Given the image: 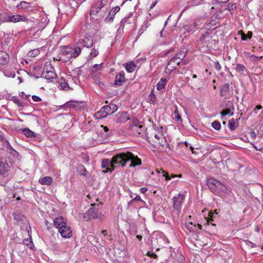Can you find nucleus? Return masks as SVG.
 I'll use <instances>...</instances> for the list:
<instances>
[{
    "label": "nucleus",
    "mask_w": 263,
    "mask_h": 263,
    "mask_svg": "<svg viewBox=\"0 0 263 263\" xmlns=\"http://www.w3.org/2000/svg\"><path fill=\"white\" fill-rule=\"evenodd\" d=\"M123 158L119 154L113 156L111 160L108 159H104L102 161L101 167L102 168H105V171H103V173L107 172H111L116 167H121L124 163H121L123 161Z\"/></svg>",
    "instance_id": "nucleus-1"
},
{
    "label": "nucleus",
    "mask_w": 263,
    "mask_h": 263,
    "mask_svg": "<svg viewBox=\"0 0 263 263\" xmlns=\"http://www.w3.org/2000/svg\"><path fill=\"white\" fill-rule=\"evenodd\" d=\"M53 223L59 230L61 236L63 238H70L72 236V231L63 217H56L53 220Z\"/></svg>",
    "instance_id": "nucleus-2"
},
{
    "label": "nucleus",
    "mask_w": 263,
    "mask_h": 263,
    "mask_svg": "<svg viewBox=\"0 0 263 263\" xmlns=\"http://www.w3.org/2000/svg\"><path fill=\"white\" fill-rule=\"evenodd\" d=\"M186 53V50H182L179 51L174 57L171 58L168 62L166 67V73L171 74L185 58Z\"/></svg>",
    "instance_id": "nucleus-3"
},
{
    "label": "nucleus",
    "mask_w": 263,
    "mask_h": 263,
    "mask_svg": "<svg viewBox=\"0 0 263 263\" xmlns=\"http://www.w3.org/2000/svg\"><path fill=\"white\" fill-rule=\"evenodd\" d=\"M145 136H146L148 142L155 147L156 146L155 144H156L157 143L155 140H154V138L158 140H159L161 139V142H158V144L160 145L163 146L164 145H167L166 141L165 140L164 137H163L162 134L160 133L157 134L156 133L155 129L153 127L150 128L148 129L146 128Z\"/></svg>",
    "instance_id": "nucleus-4"
},
{
    "label": "nucleus",
    "mask_w": 263,
    "mask_h": 263,
    "mask_svg": "<svg viewBox=\"0 0 263 263\" xmlns=\"http://www.w3.org/2000/svg\"><path fill=\"white\" fill-rule=\"evenodd\" d=\"M206 184L210 191L215 195L220 192L226 193L227 189L226 186L214 178L207 180Z\"/></svg>",
    "instance_id": "nucleus-5"
},
{
    "label": "nucleus",
    "mask_w": 263,
    "mask_h": 263,
    "mask_svg": "<svg viewBox=\"0 0 263 263\" xmlns=\"http://www.w3.org/2000/svg\"><path fill=\"white\" fill-rule=\"evenodd\" d=\"M123 158V161L121 163H124L123 165L121 167H123L126 165L127 162L130 161L129 167H135L137 165H139L141 164V160L137 156H135L132 153L127 152L126 153H121L119 154Z\"/></svg>",
    "instance_id": "nucleus-6"
},
{
    "label": "nucleus",
    "mask_w": 263,
    "mask_h": 263,
    "mask_svg": "<svg viewBox=\"0 0 263 263\" xmlns=\"http://www.w3.org/2000/svg\"><path fill=\"white\" fill-rule=\"evenodd\" d=\"M101 204H91V208L84 214V218L86 221H89L93 219H96L99 217L101 213L99 211V206Z\"/></svg>",
    "instance_id": "nucleus-7"
},
{
    "label": "nucleus",
    "mask_w": 263,
    "mask_h": 263,
    "mask_svg": "<svg viewBox=\"0 0 263 263\" xmlns=\"http://www.w3.org/2000/svg\"><path fill=\"white\" fill-rule=\"evenodd\" d=\"M206 29L201 28L200 29L198 41L203 46L208 47V44L212 40V31L211 30L209 31L208 27Z\"/></svg>",
    "instance_id": "nucleus-8"
},
{
    "label": "nucleus",
    "mask_w": 263,
    "mask_h": 263,
    "mask_svg": "<svg viewBox=\"0 0 263 263\" xmlns=\"http://www.w3.org/2000/svg\"><path fill=\"white\" fill-rule=\"evenodd\" d=\"M105 11L104 9L101 10L99 7H96L93 6L91 7L90 10V16L91 18H95L96 17V19H100L105 16Z\"/></svg>",
    "instance_id": "nucleus-9"
},
{
    "label": "nucleus",
    "mask_w": 263,
    "mask_h": 263,
    "mask_svg": "<svg viewBox=\"0 0 263 263\" xmlns=\"http://www.w3.org/2000/svg\"><path fill=\"white\" fill-rule=\"evenodd\" d=\"M22 133L28 138H34L35 141L40 142L42 141V139L40 135L37 134L33 131L31 130L29 128H26L21 129Z\"/></svg>",
    "instance_id": "nucleus-10"
},
{
    "label": "nucleus",
    "mask_w": 263,
    "mask_h": 263,
    "mask_svg": "<svg viewBox=\"0 0 263 263\" xmlns=\"http://www.w3.org/2000/svg\"><path fill=\"white\" fill-rule=\"evenodd\" d=\"M184 199V195L181 194H179L177 196H174L173 198V207L178 212H180L181 210V204Z\"/></svg>",
    "instance_id": "nucleus-11"
},
{
    "label": "nucleus",
    "mask_w": 263,
    "mask_h": 263,
    "mask_svg": "<svg viewBox=\"0 0 263 263\" xmlns=\"http://www.w3.org/2000/svg\"><path fill=\"white\" fill-rule=\"evenodd\" d=\"M12 216L14 219L16 221L17 224L22 227L28 223L26 218L23 215L18 212H13Z\"/></svg>",
    "instance_id": "nucleus-12"
},
{
    "label": "nucleus",
    "mask_w": 263,
    "mask_h": 263,
    "mask_svg": "<svg viewBox=\"0 0 263 263\" xmlns=\"http://www.w3.org/2000/svg\"><path fill=\"white\" fill-rule=\"evenodd\" d=\"M125 82V78L124 76V72L123 71H121L116 75L114 81V85L116 86H121L123 85Z\"/></svg>",
    "instance_id": "nucleus-13"
},
{
    "label": "nucleus",
    "mask_w": 263,
    "mask_h": 263,
    "mask_svg": "<svg viewBox=\"0 0 263 263\" xmlns=\"http://www.w3.org/2000/svg\"><path fill=\"white\" fill-rule=\"evenodd\" d=\"M102 108L103 111L105 112V115L107 116L116 112L118 109V106L112 103H110L109 105H105Z\"/></svg>",
    "instance_id": "nucleus-14"
},
{
    "label": "nucleus",
    "mask_w": 263,
    "mask_h": 263,
    "mask_svg": "<svg viewBox=\"0 0 263 263\" xmlns=\"http://www.w3.org/2000/svg\"><path fill=\"white\" fill-rule=\"evenodd\" d=\"M100 74L101 73L100 72L95 71L94 70L91 71V75L94 80L95 83L100 87H102L104 86V84L100 77Z\"/></svg>",
    "instance_id": "nucleus-15"
},
{
    "label": "nucleus",
    "mask_w": 263,
    "mask_h": 263,
    "mask_svg": "<svg viewBox=\"0 0 263 263\" xmlns=\"http://www.w3.org/2000/svg\"><path fill=\"white\" fill-rule=\"evenodd\" d=\"M120 8L118 6L114 7L109 12L108 15L105 18V22L109 23L112 22L114 20L115 15L120 10Z\"/></svg>",
    "instance_id": "nucleus-16"
},
{
    "label": "nucleus",
    "mask_w": 263,
    "mask_h": 263,
    "mask_svg": "<svg viewBox=\"0 0 263 263\" xmlns=\"http://www.w3.org/2000/svg\"><path fill=\"white\" fill-rule=\"evenodd\" d=\"M26 17L20 15H9L6 18L7 22L16 23L20 21H24Z\"/></svg>",
    "instance_id": "nucleus-17"
},
{
    "label": "nucleus",
    "mask_w": 263,
    "mask_h": 263,
    "mask_svg": "<svg viewBox=\"0 0 263 263\" xmlns=\"http://www.w3.org/2000/svg\"><path fill=\"white\" fill-rule=\"evenodd\" d=\"M9 167V164L5 159H0V175L5 174Z\"/></svg>",
    "instance_id": "nucleus-18"
},
{
    "label": "nucleus",
    "mask_w": 263,
    "mask_h": 263,
    "mask_svg": "<svg viewBox=\"0 0 263 263\" xmlns=\"http://www.w3.org/2000/svg\"><path fill=\"white\" fill-rule=\"evenodd\" d=\"M132 129L133 130V132H136V134L139 136L143 134L144 133L145 134L146 132V129H145L144 126L142 125H140L139 126L134 125L132 126Z\"/></svg>",
    "instance_id": "nucleus-19"
},
{
    "label": "nucleus",
    "mask_w": 263,
    "mask_h": 263,
    "mask_svg": "<svg viewBox=\"0 0 263 263\" xmlns=\"http://www.w3.org/2000/svg\"><path fill=\"white\" fill-rule=\"evenodd\" d=\"M79 43L87 48H90L93 45V41L91 38L85 37L84 39L80 40Z\"/></svg>",
    "instance_id": "nucleus-20"
},
{
    "label": "nucleus",
    "mask_w": 263,
    "mask_h": 263,
    "mask_svg": "<svg viewBox=\"0 0 263 263\" xmlns=\"http://www.w3.org/2000/svg\"><path fill=\"white\" fill-rule=\"evenodd\" d=\"M9 61L8 54L4 51H0V65H6Z\"/></svg>",
    "instance_id": "nucleus-21"
},
{
    "label": "nucleus",
    "mask_w": 263,
    "mask_h": 263,
    "mask_svg": "<svg viewBox=\"0 0 263 263\" xmlns=\"http://www.w3.org/2000/svg\"><path fill=\"white\" fill-rule=\"evenodd\" d=\"M9 143L4 136V133L0 131V149H3L5 147H8Z\"/></svg>",
    "instance_id": "nucleus-22"
},
{
    "label": "nucleus",
    "mask_w": 263,
    "mask_h": 263,
    "mask_svg": "<svg viewBox=\"0 0 263 263\" xmlns=\"http://www.w3.org/2000/svg\"><path fill=\"white\" fill-rule=\"evenodd\" d=\"M128 118L126 116V113L124 112H119L117 114L116 117L114 119V120L117 122H124Z\"/></svg>",
    "instance_id": "nucleus-23"
},
{
    "label": "nucleus",
    "mask_w": 263,
    "mask_h": 263,
    "mask_svg": "<svg viewBox=\"0 0 263 263\" xmlns=\"http://www.w3.org/2000/svg\"><path fill=\"white\" fill-rule=\"evenodd\" d=\"M42 77H44L47 80H53L57 77V74L54 71H48V72L43 71L42 73Z\"/></svg>",
    "instance_id": "nucleus-24"
},
{
    "label": "nucleus",
    "mask_w": 263,
    "mask_h": 263,
    "mask_svg": "<svg viewBox=\"0 0 263 263\" xmlns=\"http://www.w3.org/2000/svg\"><path fill=\"white\" fill-rule=\"evenodd\" d=\"M52 178L50 176H46L39 179V182L42 185H50L52 183Z\"/></svg>",
    "instance_id": "nucleus-25"
},
{
    "label": "nucleus",
    "mask_w": 263,
    "mask_h": 263,
    "mask_svg": "<svg viewBox=\"0 0 263 263\" xmlns=\"http://www.w3.org/2000/svg\"><path fill=\"white\" fill-rule=\"evenodd\" d=\"M16 8L18 9H22L26 10L27 11H29L31 8V3L26 2L25 1H23V2H21L20 3V4H18L16 6Z\"/></svg>",
    "instance_id": "nucleus-26"
},
{
    "label": "nucleus",
    "mask_w": 263,
    "mask_h": 263,
    "mask_svg": "<svg viewBox=\"0 0 263 263\" xmlns=\"http://www.w3.org/2000/svg\"><path fill=\"white\" fill-rule=\"evenodd\" d=\"M220 95L222 97H227L229 94V85L228 84H225L221 86L220 88Z\"/></svg>",
    "instance_id": "nucleus-27"
},
{
    "label": "nucleus",
    "mask_w": 263,
    "mask_h": 263,
    "mask_svg": "<svg viewBox=\"0 0 263 263\" xmlns=\"http://www.w3.org/2000/svg\"><path fill=\"white\" fill-rule=\"evenodd\" d=\"M198 23L196 22H194L193 23V24H188L187 25H185L184 28V29L187 32H190L193 30H194V29L196 28L198 26Z\"/></svg>",
    "instance_id": "nucleus-28"
},
{
    "label": "nucleus",
    "mask_w": 263,
    "mask_h": 263,
    "mask_svg": "<svg viewBox=\"0 0 263 263\" xmlns=\"http://www.w3.org/2000/svg\"><path fill=\"white\" fill-rule=\"evenodd\" d=\"M72 51L71 52V55L68 57V58H76L77 57H78L80 54V53L81 52V49L79 47H76L74 48H72Z\"/></svg>",
    "instance_id": "nucleus-29"
},
{
    "label": "nucleus",
    "mask_w": 263,
    "mask_h": 263,
    "mask_svg": "<svg viewBox=\"0 0 263 263\" xmlns=\"http://www.w3.org/2000/svg\"><path fill=\"white\" fill-rule=\"evenodd\" d=\"M11 100L15 104H16L19 107H23L26 106L25 103L21 101L17 97H12L11 98Z\"/></svg>",
    "instance_id": "nucleus-30"
},
{
    "label": "nucleus",
    "mask_w": 263,
    "mask_h": 263,
    "mask_svg": "<svg viewBox=\"0 0 263 263\" xmlns=\"http://www.w3.org/2000/svg\"><path fill=\"white\" fill-rule=\"evenodd\" d=\"M125 68L127 72H132L136 68V65L134 62H130L126 64Z\"/></svg>",
    "instance_id": "nucleus-31"
},
{
    "label": "nucleus",
    "mask_w": 263,
    "mask_h": 263,
    "mask_svg": "<svg viewBox=\"0 0 263 263\" xmlns=\"http://www.w3.org/2000/svg\"><path fill=\"white\" fill-rule=\"evenodd\" d=\"M228 127L232 131L236 129L237 127L236 125V120L234 119H232L229 121Z\"/></svg>",
    "instance_id": "nucleus-32"
},
{
    "label": "nucleus",
    "mask_w": 263,
    "mask_h": 263,
    "mask_svg": "<svg viewBox=\"0 0 263 263\" xmlns=\"http://www.w3.org/2000/svg\"><path fill=\"white\" fill-rule=\"evenodd\" d=\"M72 48L71 47L67 46L62 49V54L64 55H67L69 57L71 55ZM69 58L68 57H67Z\"/></svg>",
    "instance_id": "nucleus-33"
},
{
    "label": "nucleus",
    "mask_w": 263,
    "mask_h": 263,
    "mask_svg": "<svg viewBox=\"0 0 263 263\" xmlns=\"http://www.w3.org/2000/svg\"><path fill=\"white\" fill-rule=\"evenodd\" d=\"M60 86L63 90H67L69 88V85L65 79L62 78L59 81Z\"/></svg>",
    "instance_id": "nucleus-34"
},
{
    "label": "nucleus",
    "mask_w": 263,
    "mask_h": 263,
    "mask_svg": "<svg viewBox=\"0 0 263 263\" xmlns=\"http://www.w3.org/2000/svg\"><path fill=\"white\" fill-rule=\"evenodd\" d=\"M166 84V80L165 78H161L160 81L157 85V89L159 90L162 89Z\"/></svg>",
    "instance_id": "nucleus-35"
},
{
    "label": "nucleus",
    "mask_w": 263,
    "mask_h": 263,
    "mask_svg": "<svg viewBox=\"0 0 263 263\" xmlns=\"http://www.w3.org/2000/svg\"><path fill=\"white\" fill-rule=\"evenodd\" d=\"M235 70L237 72L240 73L241 74H243L244 71L247 70L245 66L240 64H238L236 65Z\"/></svg>",
    "instance_id": "nucleus-36"
},
{
    "label": "nucleus",
    "mask_w": 263,
    "mask_h": 263,
    "mask_svg": "<svg viewBox=\"0 0 263 263\" xmlns=\"http://www.w3.org/2000/svg\"><path fill=\"white\" fill-rule=\"evenodd\" d=\"M108 0H101L100 2L96 3L94 6L96 7H99V8L101 10L104 9L105 11L106 10V8L105 9V6L107 3Z\"/></svg>",
    "instance_id": "nucleus-37"
},
{
    "label": "nucleus",
    "mask_w": 263,
    "mask_h": 263,
    "mask_svg": "<svg viewBox=\"0 0 263 263\" xmlns=\"http://www.w3.org/2000/svg\"><path fill=\"white\" fill-rule=\"evenodd\" d=\"M186 228L190 231L191 232H193L196 231L197 226L196 224H193L192 222L186 223L185 224Z\"/></svg>",
    "instance_id": "nucleus-38"
},
{
    "label": "nucleus",
    "mask_w": 263,
    "mask_h": 263,
    "mask_svg": "<svg viewBox=\"0 0 263 263\" xmlns=\"http://www.w3.org/2000/svg\"><path fill=\"white\" fill-rule=\"evenodd\" d=\"M107 116L105 115V112L103 111L102 108L100 111L97 112L95 114V117L98 119H102L106 117Z\"/></svg>",
    "instance_id": "nucleus-39"
},
{
    "label": "nucleus",
    "mask_w": 263,
    "mask_h": 263,
    "mask_svg": "<svg viewBox=\"0 0 263 263\" xmlns=\"http://www.w3.org/2000/svg\"><path fill=\"white\" fill-rule=\"evenodd\" d=\"M132 15V14H130L128 16L125 17V18L122 19L120 22V28H123L124 27L125 23H130V19L131 18Z\"/></svg>",
    "instance_id": "nucleus-40"
},
{
    "label": "nucleus",
    "mask_w": 263,
    "mask_h": 263,
    "mask_svg": "<svg viewBox=\"0 0 263 263\" xmlns=\"http://www.w3.org/2000/svg\"><path fill=\"white\" fill-rule=\"evenodd\" d=\"M23 243L26 245L29 249L32 250L34 247L33 242L31 239L30 238H26L23 240Z\"/></svg>",
    "instance_id": "nucleus-41"
},
{
    "label": "nucleus",
    "mask_w": 263,
    "mask_h": 263,
    "mask_svg": "<svg viewBox=\"0 0 263 263\" xmlns=\"http://www.w3.org/2000/svg\"><path fill=\"white\" fill-rule=\"evenodd\" d=\"M101 127L102 128L104 131L105 134V136L106 137H110L113 135V132L110 130L108 127L104 125H101Z\"/></svg>",
    "instance_id": "nucleus-42"
},
{
    "label": "nucleus",
    "mask_w": 263,
    "mask_h": 263,
    "mask_svg": "<svg viewBox=\"0 0 263 263\" xmlns=\"http://www.w3.org/2000/svg\"><path fill=\"white\" fill-rule=\"evenodd\" d=\"M174 119H175L176 121L181 123L182 121V118H181L180 115L179 113V111L178 110L177 107H176V109L174 112Z\"/></svg>",
    "instance_id": "nucleus-43"
},
{
    "label": "nucleus",
    "mask_w": 263,
    "mask_h": 263,
    "mask_svg": "<svg viewBox=\"0 0 263 263\" xmlns=\"http://www.w3.org/2000/svg\"><path fill=\"white\" fill-rule=\"evenodd\" d=\"M65 106H66L67 107H69V108H76L78 106V102L70 101V102H67L65 104Z\"/></svg>",
    "instance_id": "nucleus-44"
},
{
    "label": "nucleus",
    "mask_w": 263,
    "mask_h": 263,
    "mask_svg": "<svg viewBox=\"0 0 263 263\" xmlns=\"http://www.w3.org/2000/svg\"><path fill=\"white\" fill-rule=\"evenodd\" d=\"M212 127L215 130H219L221 128V125L218 121H214L212 123Z\"/></svg>",
    "instance_id": "nucleus-45"
},
{
    "label": "nucleus",
    "mask_w": 263,
    "mask_h": 263,
    "mask_svg": "<svg viewBox=\"0 0 263 263\" xmlns=\"http://www.w3.org/2000/svg\"><path fill=\"white\" fill-rule=\"evenodd\" d=\"M148 99L150 103L155 104L156 101V97L155 95L153 92H151L149 96H148Z\"/></svg>",
    "instance_id": "nucleus-46"
},
{
    "label": "nucleus",
    "mask_w": 263,
    "mask_h": 263,
    "mask_svg": "<svg viewBox=\"0 0 263 263\" xmlns=\"http://www.w3.org/2000/svg\"><path fill=\"white\" fill-rule=\"evenodd\" d=\"M262 58V56L257 57L254 55H251L250 57V60L253 63H256L257 62L259 61L260 59H261Z\"/></svg>",
    "instance_id": "nucleus-47"
},
{
    "label": "nucleus",
    "mask_w": 263,
    "mask_h": 263,
    "mask_svg": "<svg viewBox=\"0 0 263 263\" xmlns=\"http://www.w3.org/2000/svg\"><path fill=\"white\" fill-rule=\"evenodd\" d=\"M236 9V4L234 3H231L227 5L226 9L231 11Z\"/></svg>",
    "instance_id": "nucleus-48"
},
{
    "label": "nucleus",
    "mask_w": 263,
    "mask_h": 263,
    "mask_svg": "<svg viewBox=\"0 0 263 263\" xmlns=\"http://www.w3.org/2000/svg\"><path fill=\"white\" fill-rule=\"evenodd\" d=\"M232 110H231L229 108H224L223 110H222L220 112V114L222 116V118L227 115L230 114L231 111Z\"/></svg>",
    "instance_id": "nucleus-49"
},
{
    "label": "nucleus",
    "mask_w": 263,
    "mask_h": 263,
    "mask_svg": "<svg viewBox=\"0 0 263 263\" xmlns=\"http://www.w3.org/2000/svg\"><path fill=\"white\" fill-rule=\"evenodd\" d=\"M78 169L79 170L81 175H85L87 171L83 165H80Z\"/></svg>",
    "instance_id": "nucleus-50"
},
{
    "label": "nucleus",
    "mask_w": 263,
    "mask_h": 263,
    "mask_svg": "<svg viewBox=\"0 0 263 263\" xmlns=\"http://www.w3.org/2000/svg\"><path fill=\"white\" fill-rule=\"evenodd\" d=\"M99 54V51L97 49L92 48L90 53V56L92 58L97 57Z\"/></svg>",
    "instance_id": "nucleus-51"
},
{
    "label": "nucleus",
    "mask_w": 263,
    "mask_h": 263,
    "mask_svg": "<svg viewBox=\"0 0 263 263\" xmlns=\"http://www.w3.org/2000/svg\"><path fill=\"white\" fill-rule=\"evenodd\" d=\"M229 108L231 110H234V107L233 106V102L231 101H228L226 104V107L225 108Z\"/></svg>",
    "instance_id": "nucleus-52"
},
{
    "label": "nucleus",
    "mask_w": 263,
    "mask_h": 263,
    "mask_svg": "<svg viewBox=\"0 0 263 263\" xmlns=\"http://www.w3.org/2000/svg\"><path fill=\"white\" fill-rule=\"evenodd\" d=\"M44 71L48 72V71H54V67L51 66V64L49 65H46V67L44 68Z\"/></svg>",
    "instance_id": "nucleus-53"
},
{
    "label": "nucleus",
    "mask_w": 263,
    "mask_h": 263,
    "mask_svg": "<svg viewBox=\"0 0 263 263\" xmlns=\"http://www.w3.org/2000/svg\"><path fill=\"white\" fill-rule=\"evenodd\" d=\"M102 64H95L93 67L92 69H91V71H92L93 70H94L95 71H97L98 70H99L102 67Z\"/></svg>",
    "instance_id": "nucleus-54"
},
{
    "label": "nucleus",
    "mask_w": 263,
    "mask_h": 263,
    "mask_svg": "<svg viewBox=\"0 0 263 263\" xmlns=\"http://www.w3.org/2000/svg\"><path fill=\"white\" fill-rule=\"evenodd\" d=\"M160 170L161 171V173H163V176L165 177V180H170V177L169 176L168 174L167 173H166L162 168H161Z\"/></svg>",
    "instance_id": "nucleus-55"
},
{
    "label": "nucleus",
    "mask_w": 263,
    "mask_h": 263,
    "mask_svg": "<svg viewBox=\"0 0 263 263\" xmlns=\"http://www.w3.org/2000/svg\"><path fill=\"white\" fill-rule=\"evenodd\" d=\"M258 135L259 138H263V124L260 127L259 130L258 132Z\"/></svg>",
    "instance_id": "nucleus-56"
},
{
    "label": "nucleus",
    "mask_w": 263,
    "mask_h": 263,
    "mask_svg": "<svg viewBox=\"0 0 263 263\" xmlns=\"http://www.w3.org/2000/svg\"><path fill=\"white\" fill-rule=\"evenodd\" d=\"M249 134L250 137L253 140L255 139V138H256V134L254 130H251L250 132L249 133Z\"/></svg>",
    "instance_id": "nucleus-57"
},
{
    "label": "nucleus",
    "mask_w": 263,
    "mask_h": 263,
    "mask_svg": "<svg viewBox=\"0 0 263 263\" xmlns=\"http://www.w3.org/2000/svg\"><path fill=\"white\" fill-rule=\"evenodd\" d=\"M20 96L24 99H28L30 95H26L23 91L20 93Z\"/></svg>",
    "instance_id": "nucleus-58"
},
{
    "label": "nucleus",
    "mask_w": 263,
    "mask_h": 263,
    "mask_svg": "<svg viewBox=\"0 0 263 263\" xmlns=\"http://www.w3.org/2000/svg\"><path fill=\"white\" fill-rule=\"evenodd\" d=\"M32 99L34 102H40L42 100L40 97L35 95L32 96Z\"/></svg>",
    "instance_id": "nucleus-59"
},
{
    "label": "nucleus",
    "mask_w": 263,
    "mask_h": 263,
    "mask_svg": "<svg viewBox=\"0 0 263 263\" xmlns=\"http://www.w3.org/2000/svg\"><path fill=\"white\" fill-rule=\"evenodd\" d=\"M214 67L217 70H220L221 69V66H220L219 63L218 61H217L216 62L214 63Z\"/></svg>",
    "instance_id": "nucleus-60"
},
{
    "label": "nucleus",
    "mask_w": 263,
    "mask_h": 263,
    "mask_svg": "<svg viewBox=\"0 0 263 263\" xmlns=\"http://www.w3.org/2000/svg\"><path fill=\"white\" fill-rule=\"evenodd\" d=\"M143 201V200L141 199L140 196H138V195H137L135 198H134V199H132V201Z\"/></svg>",
    "instance_id": "nucleus-61"
},
{
    "label": "nucleus",
    "mask_w": 263,
    "mask_h": 263,
    "mask_svg": "<svg viewBox=\"0 0 263 263\" xmlns=\"http://www.w3.org/2000/svg\"><path fill=\"white\" fill-rule=\"evenodd\" d=\"M241 39L243 41H245L246 40L248 37H247V34H246L244 32H243L242 31H241Z\"/></svg>",
    "instance_id": "nucleus-62"
},
{
    "label": "nucleus",
    "mask_w": 263,
    "mask_h": 263,
    "mask_svg": "<svg viewBox=\"0 0 263 263\" xmlns=\"http://www.w3.org/2000/svg\"><path fill=\"white\" fill-rule=\"evenodd\" d=\"M39 53V51L38 49H35L32 51L31 55L33 54V56H35L36 55H37Z\"/></svg>",
    "instance_id": "nucleus-63"
},
{
    "label": "nucleus",
    "mask_w": 263,
    "mask_h": 263,
    "mask_svg": "<svg viewBox=\"0 0 263 263\" xmlns=\"http://www.w3.org/2000/svg\"><path fill=\"white\" fill-rule=\"evenodd\" d=\"M147 191V188H146V187H143L140 189V192L141 193L144 194V193H146Z\"/></svg>",
    "instance_id": "nucleus-64"
}]
</instances>
